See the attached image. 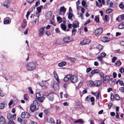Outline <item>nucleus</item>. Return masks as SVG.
<instances>
[{
  "label": "nucleus",
  "instance_id": "nucleus-29",
  "mask_svg": "<svg viewBox=\"0 0 124 124\" xmlns=\"http://www.w3.org/2000/svg\"><path fill=\"white\" fill-rule=\"evenodd\" d=\"M33 18L35 20L34 21V23H36L37 22V21H38V19H39V16H33Z\"/></svg>",
  "mask_w": 124,
  "mask_h": 124
},
{
  "label": "nucleus",
  "instance_id": "nucleus-51",
  "mask_svg": "<svg viewBox=\"0 0 124 124\" xmlns=\"http://www.w3.org/2000/svg\"><path fill=\"white\" fill-rule=\"evenodd\" d=\"M7 117L8 120H11L12 118L11 115L9 114H8L7 115Z\"/></svg>",
  "mask_w": 124,
  "mask_h": 124
},
{
  "label": "nucleus",
  "instance_id": "nucleus-28",
  "mask_svg": "<svg viewBox=\"0 0 124 124\" xmlns=\"http://www.w3.org/2000/svg\"><path fill=\"white\" fill-rule=\"evenodd\" d=\"M101 41L104 42H106L108 41L109 39L106 37H103L101 38Z\"/></svg>",
  "mask_w": 124,
  "mask_h": 124
},
{
  "label": "nucleus",
  "instance_id": "nucleus-40",
  "mask_svg": "<svg viewBox=\"0 0 124 124\" xmlns=\"http://www.w3.org/2000/svg\"><path fill=\"white\" fill-rule=\"evenodd\" d=\"M73 16V15L70 13H69L68 15V18L70 19H72V17Z\"/></svg>",
  "mask_w": 124,
  "mask_h": 124
},
{
  "label": "nucleus",
  "instance_id": "nucleus-41",
  "mask_svg": "<svg viewBox=\"0 0 124 124\" xmlns=\"http://www.w3.org/2000/svg\"><path fill=\"white\" fill-rule=\"evenodd\" d=\"M112 11V10L110 9H107L106 10V12L107 14H109Z\"/></svg>",
  "mask_w": 124,
  "mask_h": 124
},
{
  "label": "nucleus",
  "instance_id": "nucleus-5",
  "mask_svg": "<svg viewBox=\"0 0 124 124\" xmlns=\"http://www.w3.org/2000/svg\"><path fill=\"white\" fill-rule=\"evenodd\" d=\"M30 116V115L26 112H22L21 115V117L22 118H28Z\"/></svg>",
  "mask_w": 124,
  "mask_h": 124
},
{
  "label": "nucleus",
  "instance_id": "nucleus-56",
  "mask_svg": "<svg viewBox=\"0 0 124 124\" xmlns=\"http://www.w3.org/2000/svg\"><path fill=\"white\" fill-rule=\"evenodd\" d=\"M76 30L74 29H73L72 30V35H75V31Z\"/></svg>",
  "mask_w": 124,
  "mask_h": 124
},
{
  "label": "nucleus",
  "instance_id": "nucleus-13",
  "mask_svg": "<svg viewBox=\"0 0 124 124\" xmlns=\"http://www.w3.org/2000/svg\"><path fill=\"white\" fill-rule=\"evenodd\" d=\"M91 94L94 95L96 96V99H99L100 96V92H99L97 93V92L94 93L93 92H91Z\"/></svg>",
  "mask_w": 124,
  "mask_h": 124
},
{
  "label": "nucleus",
  "instance_id": "nucleus-12",
  "mask_svg": "<svg viewBox=\"0 0 124 124\" xmlns=\"http://www.w3.org/2000/svg\"><path fill=\"white\" fill-rule=\"evenodd\" d=\"M44 27L40 29L39 31V35L40 37L42 36L44 34Z\"/></svg>",
  "mask_w": 124,
  "mask_h": 124
},
{
  "label": "nucleus",
  "instance_id": "nucleus-18",
  "mask_svg": "<svg viewBox=\"0 0 124 124\" xmlns=\"http://www.w3.org/2000/svg\"><path fill=\"white\" fill-rule=\"evenodd\" d=\"M0 124H6L5 118L2 116L0 117Z\"/></svg>",
  "mask_w": 124,
  "mask_h": 124
},
{
  "label": "nucleus",
  "instance_id": "nucleus-59",
  "mask_svg": "<svg viewBox=\"0 0 124 124\" xmlns=\"http://www.w3.org/2000/svg\"><path fill=\"white\" fill-rule=\"evenodd\" d=\"M8 124H15V123L11 120H9L8 123Z\"/></svg>",
  "mask_w": 124,
  "mask_h": 124
},
{
  "label": "nucleus",
  "instance_id": "nucleus-50",
  "mask_svg": "<svg viewBox=\"0 0 124 124\" xmlns=\"http://www.w3.org/2000/svg\"><path fill=\"white\" fill-rule=\"evenodd\" d=\"M70 60L72 62H74L76 61V59L75 58L73 57H71L70 58Z\"/></svg>",
  "mask_w": 124,
  "mask_h": 124
},
{
  "label": "nucleus",
  "instance_id": "nucleus-21",
  "mask_svg": "<svg viewBox=\"0 0 124 124\" xmlns=\"http://www.w3.org/2000/svg\"><path fill=\"white\" fill-rule=\"evenodd\" d=\"M66 10V9L63 7H61L60 8V10L59 11V13L60 14L61 12H62L63 14L65 13Z\"/></svg>",
  "mask_w": 124,
  "mask_h": 124
},
{
  "label": "nucleus",
  "instance_id": "nucleus-10",
  "mask_svg": "<svg viewBox=\"0 0 124 124\" xmlns=\"http://www.w3.org/2000/svg\"><path fill=\"white\" fill-rule=\"evenodd\" d=\"M54 94L53 93H50L47 95V97L49 100L52 101L54 99Z\"/></svg>",
  "mask_w": 124,
  "mask_h": 124
},
{
  "label": "nucleus",
  "instance_id": "nucleus-11",
  "mask_svg": "<svg viewBox=\"0 0 124 124\" xmlns=\"http://www.w3.org/2000/svg\"><path fill=\"white\" fill-rule=\"evenodd\" d=\"M52 14L51 12L49 11L48 12L46 15V19H49L51 17Z\"/></svg>",
  "mask_w": 124,
  "mask_h": 124
},
{
  "label": "nucleus",
  "instance_id": "nucleus-49",
  "mask_svg": "<svg viewBox=\"0 0 124 124\" xmlns=\"http://www.w3.org/2000/svg\"><path fill=\"white\" fill-rule=\"evenodd\" d=\"M119 90L121 92H124V87H120L119 88Z\"/></svg>",
  "mask_w": 124,
  "mask_h": 124
},
{
  "label": "nucleus",
  "instance_id": "nucleus-46",
  "mask_svg": "<svg viewBox=\"0 0 124 124\" xmlns=\"http://www.w3.org/2000/svg\"><path fill=\"white\" fill-rule=\"evenodd\" d=\"M118 81H119V84L121 86H123V82L122 80H118Z\"/></svg>",
  "mask_w": 124,
  "mask_h": 124
},
{
  "label": "nucleus",
  "instance_id": "nucleus-60",
  "mask_svg": "<svg viewBox=\"0 0 124 124\" xmlns=\"http://www.w3.org/2000/svg\"><path fill=\"white\" fill-rule=\"evenodd\" d=\"M108 16L107 15H105V16L104 18V20L106 21H107L108 20Z\"/></svg>",
  "mask_w": 124,
  "mask_h": 124
},
{
  "label": "nucleus",
  "instance_id": "nucleus-43",
  "mask_svg": "<svg viewBox=\"0 0 124 124\" xmlns=\"http://www.w3.org/2000/svg\"><path fill=\"white\" fill-rule=\"evenodd\" d=\"M57 20L58 22L59 23H60L62 22V19L59 16H58L57 17Z\"/></svg>",
  "mask_w": 124,
  "mask_h": 124
},
{
  "label": "nucleus",
  "instance_id": "nucleus-2",
  "mask_svg": "<svg viewBox=\"0 0 124 124\" xmlns=\"http://www.w3.org/2000/svg\"><path fill=\"white\" fill-rule=\"evenodd\" d=\"M38 105L37 101L36 100L33 101L30 106V109L31 111L33 112L36 109L37 106Z\"/></svg>",
  "mask_w": 124,
  "mask_h": 124
},
{
  "label": "nucleus",
  "instance_id": "nucleus-35",
  "mask_svg": "<svg viewBox=\"0 0 124 124\" xmlns=\"http://www.w3.org/2000/svg\"><path fill=\"white\" fill-rule=\"evenodd\" d=\"M45 97H44L41 96L37 99V100L40 102H42L43 100L44 99Z\"/></svg>",
  "mask_w": 124,
  "mask_h": 124
},
{
  "label": "nucleus",
  "instance_id": "nucleus-42",
  "mask_svg": "<svg viewBox=\"0 0 124 124\" xmlns=\"http://www.w3.org/2000/svg\"><path fill=\"white\" fill-rule=\"evenodd\" d=\"M84 39L85 45L89 44L91 42V40L90 39Z\"/></svg>",
  "mask_w": 124,
  "mask_h": 124
},
{
  "label": "nucleus",
  "instance_id": "nucleus-39",
  "mask_svg": "<svg viewBox=\"0 0 124 124\" xmlns=\"http://www.w3.org/2000/svg\"><path fill=\"white\" fill-rule=\"evenodd\" d=\"M27 25L26 22L25 20L22 23L21 25L22 28L25 27Z\"/></svg>",
  "mask_w": 124,
  "mask_h": 124
},
{
  "label": "nucleus",
  "instance_id": "nucleus-57",
  "mask_svg": "<svg viewBox=\"0 0 124 124\" xmlns=\"http://www.w3.org/2000/svg\"><path fill=\"white\" fill-rule=\"evenodd\" d=\"M92 70V69L90 68H88L86 69V72L87 73L89 72Z\"/></svg>",
  "mask_w": 124,
  "mask_h": 124
},
{
  "label": "nucleus",
  "instance_id": "nucleus-44",
  "mask_svg": "<svg viewBox=\"0 0 124 124\" xmlns=\"http://www.w3.org/2000/svg\"><path fill=\"white\" fill-rule=\"evenodd\" d=\"M17 120L18 122L22 124V119L20 117H18L17 118Z\"/></svg>",
  "mask_w": 124,
  "mask_h": 124
},
{
  "label": "nucleus",
  "instance_id": "nucleus-16",
  "mask_svg": "<svg viewBox=\"0 0 124 124\" xmlns=\"http://www.w3.org/2000/svg\"><path fill=\"white\" fill-rule=\"evenodd\" d=\"M86 83L87 85L88 86H92L93 85V81L92 80L87 81Z\"/></svg>",
  "mask_w": 124,
  "mask_h": 124
},
{
  "label": "nucleus",
  "instance_id": "nucleus-20",
  "mask_svg": "<svg viewBox=\"0 0 124 124\" xmlns=\"http://www.w3.org/2000/svg\"><path fill=\"white\" fill-rule=\"evenodd\" d=\"M47 121L48 122L52 124H54V121L53 118H48L47 119Z\"/></svg>",
  "mask_w": 124,
  "mask_h": 124
},
{
  "label": "nucleus",
  "instance_id": "nucleus-62",
  "mask_svg": "<svg viewBox=\"0 0 124 124\" xmlns=\"http://www.w3.org/2000/svg\"><path fill=\"white\" fill-rule=\"evenodd\" d=\"M27 2L31 4L32 3L34 0H27Z\"/></svg>",
  "mask_w": 124,
  "mask_h": 124
},
{
  "label": "nucleus",
  "instance_id": "nucleus-32",
  "mask_svg": "<svg viewBox=\"0 0 124 124\" xmlns=\"http://www.w3.org/2000/svg\"><path fill=\"white\" fill-rule=\"evenodd\" d=\"M74 122L75 123H79L81 124H83V121L82 119H79L75 121Z\"/></svg>",
  "mask_w": 124,
  "mask_h": 124
},
{
  "label": "nucleus",
  "instance_id": "nucleus-47",
  "mask_svg": "<svg viewBox=\"0 0 124 124\" xmlns=\"http://www.w3.org/2000/svg\"><path fill=\"white\" fill-rule=\"evenodd\" d=\"M80 44L81 45H85V39L82 40L80 43Z\"/></svg>",
  "mask_w": 124,
  "mask_h": 124
},
{
  "label": "nucleus",
  "instance_id": "nucleus-3",
  "mask_svg": "<svg viewBox=\"0 0 124 124\" xmlns=\"http://www.w3.org/2000/svg\"><path fill=\"white\" fill-rule=\"evenodd\" d=\"M70 80L71 83H75L78 81V76L75 75H71Z\"/></svg>",
  "mask_w": 124,
  "mask_h": 124
},
{
  "label": "nucleus",
  "instance_id": "nucleus-1",
  "mask_svg": "<svg viewBox=\"0 0 124 124\" xmlns=\"http://www.w3.org/2000/svg\"><path fill=\"white\" fill-rule=\"evenodd\" d=\"M37 62L36 61L30 62L28 63L26 65V68L27 70L32 71L34 70L36 67Z\"/></svg>",
  "mask_w": 124,
  "mask_h": 124
},
{
  "label": "nucleus",
  "instance_id": "nucleus-61",
  "mask_svg": "<svg viewBox=\"0 0 124 124\" xmlns=\"http://www.w3.org/2000/svg\"><path fill=\"white\" fill-rule=\"evenodd\" d=\"M63 104L64 106H68L69 105V103H67V102H64L63 103Z\"/></svg>",
  "mask_w": 124,
  "mask_h": 124
},
{
  "label": "nucleus",
  "instance_id": "nucleus-54",
  "mask_svg": "<svg viewBox=\"0 0 124 124\" xmlns=\"http://www.w3.org/2000/svg\"><path fill=\"white\" fill-rule=\"evenodd\" d=\"M100 75L101 77L103 78L105 76H104V73L102 72H101L100 74Z\"/></svg>",
  "mask_w": 124,
  "mask_h": 124
},
{
  "label": "nucleus",
  "instance_id": "nucleus-25",
  "mask_svg": "<svg viewBox=\"0 0 124 124\" xmlns=\"http://www.w3.org/2000/svg\"><path fill=\"white\" fill-rule=\"evenodd\" d=\"M42 7V6L41 5L37 8L36 9L37 10V12H36V14H38L40 13L41 11V8Z\"/></svg>",
  "mask_w": 124,
  "mask_h": 124
},
{
  "label": "nucleus",
  "instance_id": "nucleus-27",
  "mask_svg": "<svg viewBox=\"0 0 124 124\" xmlns=\"http://www.w3.org/2000/svg\"><path fill=\"white\" fill-rule=\"evenodd\" d=\"M9 2L8 1L6 0L5 1L4 3V5L5 7L7 8H8L9 6Z\"/></svg>",
  "mask_w": 124,
  "mask_h": 124
},
{
  "label": "nucleus",
  "instance_id": "nucleus-55",
  "mask_svg": "<svg viewBox=\"0 0 124 124\" xmlns=\"http://www.w3.org/2000/svg\"><path fill=\"white\" fill-rule=\"evenodd\" d=\"M117 58L116 57H114L112 58V62H114L115 60Z\"/></svg>",
  "mask_w": 124,
  "mask_h": 124
},
{
  "label": "nucleus",
  "instance_id": "nucleus-17",
  "mask_svg": "<svg viewBox=\"0 0 124 124\" xmlns=\"http://www.w3.org/2000/svg\"><path fill=\"white\" fill-rule=\"evenodd\" d=\"M93 85L97 86L100 85L101 83L102 82L101 81H93Z\"/></svg>",
  "mask_w": 124,
  "mask_h": 124
},
{
  "label": "nucleus",
  "instance_id": "nucleus-8",
  "mask_svg": "<svg viewBox=\"0 0 124 124\" xmlns=\"http://www.w3.org/2000/svg\"><path fill=\"white\" fill-rule=\"evenodd\" d=\"M11 19L9 17H6L4 19V24H9L11 22Z\"/></svg>",
  "mask_w": 124,
  "mask_h": 124
},
{
  "label": "nucleus",
  "instance_id": "nucleus-22",
  "mask_svg": "<svg viewBox=\"0 0 124 124\" xmlns=\"http://www.w3.org/2000/svg\"><path fill=\"white\" fill-rule=\"evenodd\" d=\"M6 106V102L4 101L2 103H0V109H3Z\"/></svg>",
  "mask_w": 124,
  "mask_h": 124
},
{
  "label": "nucleus",
  "instance_id": "nucleus-53",
  "mask_svg": "<svg viewBox=\"0 0 124 124\" xmlns=\"http://www.w3.org/2000/svg\"><path fill=\"white\" fill-rule=\"evenodd\" d=\"M41 96L40 93H38L36 94V96L37 99Z\"/></svg>",
  "mask_w": 124,
  "mask_h": 124
},
{
  "label": "nucleus",
  "instance_id": "nucleus-19",
  "mask_svg": "<svg viewBox=\"0 0 124 124\" xmlns=\"http://www.w3.org/2000/svg\"><path fill=\"white\" fill-rule=\"evenodd\" d=\"M66 63L65 62L63 61L59 63L58 65L59 67H62L64 66L66 64Z\"/></svg>",
  "mask_w": 124,
  "mask_h": 124
},
{
  "label": "nucleus",
  "instance_id": "nucleus-15",
  "mask_svg": "<svg viewBox=\"0 0 124 124\" xmlns=\"http://www.w3.org/2000/svg\"><path fill=\"white\" fill-rule=\"evenodd\" d=\"M79 23L77 21H75L72 24V26L74 28H76L78 27L79 26Z\"/></svg>",
  "mask_w": 124,
  "mask_h": 124
},
{
  "label": "nucleus",
  "instance_id": "nucleus-33",
  "mask_svg": "<svg viewBox=\"0 0 124 124\" xmlns=\"http://www.w3.org/2000/svg\"><path fill=\"white\" fill-rule=\"evenodd\" d=\"M96 48L97 49L100 51L103 48V46L102 45L99 44L97 46Z\"/></svg>",
  "mask_w": 124,
  "mask_h": 124
},
{
  "label": "nucleus",
  "instance_id": "nucleus-34",
  "mask_svg": "<svg viewBox=\"0 0 124 124\" xmlns=\"http://www.w3.org/2000/svg\"><path fill=\"white\" fill-rule=\"evenodd\" d=\"M99 70L97 69H95L91 71V73L92 74L95 73H97L99 72Z\"/></svg>",
  "mask_w": 124,
  "mask_h": 124
},
{
  "label": "nucleus",
  "instance_id": "nucleus-48",
  "mask_svg": "<svg viewBox=\"0 0 124 124\" xmlns=\"http://www.w3.org/2000/svg\"><path fill=\"white\" fill-rule=\"evenodd\" d=\"M119 7L120 8L123 9L124 7V5L122 3H121L119 4Z\"/></svg>",
  "mask_w": 124,
  "mask_h": 124
},
{
  "label": "nucleus",
  "instance_id": "nucleus-63",
  "mask_svg": "<svg viewBox=\"0 0 124 124\" xmlns=\"http://www.w3.org/2000/svg\"><path fill=\"white\" fill-rule=\"evenodd\" d=\"M95 20L96 22H98L99 21V18L98 17H95Z\"/></svg>",
  "mask_w": 124,
  "mask_h": 124
},
{
  "label": "nucleus",
  "instance_id": "nucleus-38",
  "mask_svg": "<svg viewBox=\"0 0 124 124\" xmlns=\"http://www.w3.org/2000/svg\"><path fill=\"white\" fill-rule=\"evenodd\" d=\"M119 29H122L124 28V23H120L118 26Z\"/></svg>",
  "mask_w": 124,
  "mask_h": 124
},
{
  "label": "nucleus",
  "instance_id": "nucleus-37",
  "mask_svg": "<svg viewBox=\"0 0 124 124\" xmlns=\"http://www.w3.org/2000/svg\"><path fill=\"white\" fill-rule=\"evenodd\" d=\"M83 83V81L82 80H81L78 84V86L77 87V88L78 89L81 87L82 86Z\"/></svg>",
  "mask_w": 124,
  "mask_h": 124
},
{
  "label": "nucleus",
  "instance_id": "nucleus-6",
  "mask_svg": "<svg viewBox=\"0 0 124 124\" xmlns=\"http://www.w3.org/2000/svg\"><path fill=\"white\" fill-rule=\"evenodd\" d=\"M106 55V54L105 53L102 52L98 55L97 58L99 59L100 61L102 62L103 60L102 58L105 56Z\"/></svg>",
  "mask_w": 124,
  "mask_h": 124
},
{
  "label": "nucleus",
  "instance_id": "nucleus-52",
  "mask_svg": "<svg viewBox=\"0 0 124 124\" xmlns=\"http://www.w3.org/2000/svg\"><path fill=\"white\" fill-rule=\"evenodd\" d=\"M115 97L116 100H118L119 99V97L117 94H116Z\"/></svg>",
  "mask_w": 124,
  "mask_h": 124
},
{
  "label": "nucleus",
  "instance_id": "nucleus-23",
  "mask_svg": "<svg viewBox=\"0 0 124 124\" xmlns=\"http://www.w3.org/2000/svg\"><path fill=\"white\" fill-rule=\"evenodd\" d=\"M53 88L55 90H58L59 88V86L58 84L55 83H54L53 85Z\"/></svg>",
  "mask_w": 124,
  "mask_h": 124
},
{
  "label": "nucleus",
  "instance_id": "nucleus-64",
  "mask_svg": "<svg viewBox=\"0 0 124 124\" xmlns=\"http://www.w3.org/2000/svg\"><path fill=\"white\" fill-rule=\"evenodd\" d=\"M113 78H115L116 77L117 74L115 72H114L113 73Z\"/></svg>",
  "mask_w": 124,
  "mask_h": 124
},
{
  "label": "nucleus",
  "instance_id": "nucleus-30",
  "mask_svg": "<svg viewBox=\"0 0 124 124\" xmlns=\"http://www.w3.org/2000/svg\"><path fill=\"white\" fill-rule=\"evenodd\" d=\"M61 27L62 30L65 31L66 29V27L65 25L63 23H61Z\"/></svg>",
  "mask_w": 124,
  "mask_h": 124
},
{
  "label": "nucleus",
  "instance_id": "nucleus-36",
  "mask_svg": "<svg viewBox=\"0 0 124 124\" xmlns=\"http://www.w3.org/2000/svg\"><path fill=\"white\" fill-rule=\"evenodd\" d=\"M96 5L98 6L100 8L102 7V4L101 2H99V3L96 1Z\"/></svg>",
  "mask_w": 124,
  "mask_h": 124
},
{
  "label": "nucleus",
  "instance_id": "nucleus-31",
  "mask_svg": "<svg viewBox=\"0 0 124 124\" xmlns=\"http://www.w3.org/2000/svg\"><path fill=\"white\" fill-rule=\"evenodd\" d=\"M82 6L85 7H86L88 6V5L86 3V2L85 0H82Z\"/></svg>",
  "mask_w": 124,
  "mask_h": 124
},
{
  "label": "nucleus",
  "instance_id": "nucleus-45",
  "mask_svg": "<svg viewBox=\"0 0 124 124\" xmlns=\"http://www.w3.org/2000/svg\"><path fill=\"white\" fill-rule=\"evenodd\" d=\"M28 90H29V92L31 93V94H32L33 93V92L32 91L31 88L30 87H29L28 88Z\"/></svg>",
  "mask_w": 124,
  "mask_h": 124
},
{
  "label": "nucleus",
  "instance_id": "nucleus-58",
  "mask_svg": "<svg viewBox=\"0 0 124 124\" xmlns=\"http://www.w3.org/2000/svg\"><path fill=\"white\" fill-rule=\"evenodd\" d=\"M0 96L1 97H3L4 96V93L1 90H0Z\"/></svg>",
  "mask_w": 124,
  "mask_h": 124
},
{
  "label": "nucleus",
  "instance_id": "nucleus-9",
  "mask_svg": "<svg viewBox=\"0 0 124 124\" xmlns=\"http://www.w3.org/2000/svg\"><path fill=\"white\" fill-rule=\"evenodd\" d=\"M103 79V83L105 84H106L109 82L110 80V77L108 75H106Z\"/></svg>",
  "mask_w": 124,
  "mask_h": 124
},
{
  "label": "nucleus",
  "instance_id": "nucleus-14",
  "mask_svg": "<svg viewBox=\"0 0 124 124\" xmlns=\"http://www.w3.org/2000/svg\"><path fill=\"white\" fill-rule=\"evenodd\" d=\"M53 74L54 77L55 79L56 80L57 82L58 83H60V82L59 81V80L58 78V76L55 71H54V72Z\"/></svg>",
  "mask_w": 124,
  "mask_h": 124
},
{
  "label": "nucleus",
  "instance_id": "nucleus-26",
  "mask_svg": "<svg viewBox=\"0 0 124 124\" xmlns=\"http://www.w3.org/2000/svg\"><path fill=\"white\" fill-rule=\"evenodd\" d=\"M122 64V62L119 60H117L115 64V65L117 67L120 66Z\"/></svg>",
  "mask_w": 124,
  "mask_h": 124
},
{
  "label": "nucleus",
  "instance_id": "nucleus-4",
  "mask_svg": "<svg viewBox=\"0 0 124 124\" xmlns=\"http://www.w3.org/2000/svg\"><path fill=\"white\" fill-rule=\"evenodd\" d=\"M73 40V38L71 37H65L63 39V41L65 43L70 42L72 41Z\"/></svg>",
  "mask_w": 124,
  "mask_h": 124
},
{
  "label": "nucleus",
  "instance_id": "nucleus-24",
  "mask_svg": "<svg viewBox=\"0 0 124 124\" xmlns=\"http://www.w3.org/2000/svg\"><path fill=\"white\" fill-rule=\"evenodd\" d=\"M71 76L70 75H67L64 78V80L65 82L68 81L70 79Z\"/></svg>",
  "mask_w": 124,
  "mask_h": 124
},
{
  "label": "nucleus",
  "instance_id": "nucleus-7",
  "mask_svg": "<svg viewBox=\"0 0 124 124\" xmlns=\"http://www.w3.org/2000/svg\"><path fill=\"white\" fill-rule=\"evenodd\" d=\"M102 32V29L101 28L97 29L96 30L95 34L96 36H99L100 35Z\"/></svg>",
  "mask_w": 124,
  "mask_h": 124
}]
</instances>
